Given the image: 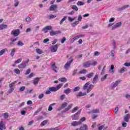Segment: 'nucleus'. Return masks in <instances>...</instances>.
<instances>
[{
  "instance_id": "nucleus-11",
  "label": "nucleus",
  "mask_w": 130,
  "mask_h": 130,
  "mask_svg": "<svg viewBox=\"0 0 130 130\" xmlns=\"http://www.w3.org/2000/svg\"><path fill=\"white\" fill-rule=\"evenodd\" d=\"M122 25V23L121 22H118L115 24L112 27V30H114L115 29H116L117 28H119Z\"/></svg>"
},
{
  "instance_id": "nucleus-8",
  "label": "nucleus",
  "mask_w": 130,
  "mask_h": 130,
  "mask_svg": "<svg viewBox=\"0 0 130 130\" xmlns=\"http://www.w3.org/2000/svg\"><path fill=\"white\" fill-rule=\"evenodd\" d=\"M73 59L67 61V62L65 64V65L64 66V69H66V70H68L69 69V68H70V67L71 66V63H72V62H73Z\"/></svg>"
},
{
  "instance_id": "nucleus-49",
  "label": "nucleus",
  "mask_w": 130,
  "mask_h": 130,
  "mask_svg": "<svg viewBox=\"0 0 130 130\" xmlns=\"http://www.w3.org/2000/svg\"><path fill=\"white\" fill-rule=\"evenodd\" d=\"M78 91H80V87L79 86L75 87L73 89V92H78Z\"/></svg>"
},
{
  "instance_id": "nucleus-27",
  "label": "nucleus",
  "mask_w": 130,
  "mask_h": 130,
  "mask_svg": "<svg viewBox=\"0 0 130 130\" xmlns=\"http://www.w3.org/2000/svg\"><path fill=\"white\" fill-rule=\"evenodd\" d=\"M42 110V108H40L37 109V110L34 113V116H35V115H37L40 111Z\"/></svg>"
},
{
  "instance_id": "nucleus-39",
  "label": "nucleus",
  "mask_w": 130,
  "mask_h": 130,
  "mask_svg": "<svg viewBox=\"0 0 130 130\" xmlns=\"http://www.w3.org/2000/svg\"><path fill=\"white\" fill-rule=\"evenodd\" d=\"M85 120H86V117H83L79 121H78V122L80 123V124H82V122H83V121H85Z\"/></svg>"
},
{
  "instance_id": "nucleus-2",
  "label": "nucleus",
  "mask_w": 130,
  "mask_h": 130,
  "mask_svg": "<svg viewBox=\"0 0 130 130\" xmlns=\"http://www.w3.org/2000/svg\"><path fill=\"white\" fill-rule=\"evenodd\" d=\"M89 85L90 82H87L84 84L83 87V90H87V93H90L92 90H93V88H94V85H93V84H90V85Z\"/></svg>"
},
{
  "instance_id": "nucleus-45",
  "label": "nucleus",
  "mask_w": 130,
  "mask_h": 130,
  "mask_svg": "<svg viewBox=\"0 0 130 130\" xmlns=\"http://www.w3.org/2000/svg\"><path fill=\"white\" fill-rule=\"evenodd\" d=\"M36 50L38 54H42V53H43V52H42V50H40V49H36Z\"/></svg>"
},
{
  "instance_id": "nucleus-56",
  "label": "nucleus",
  "mask_w": 130,
  "mask_h": 130,
  "mask_svg": "<svg viewBox=\"0 0 130 130\" xmlns=\"http://www.w3.org/2000/svg\"><path fill=\"white\" fill-rule=\"evenodd\" d=\"M106 68V66H104L103 68V70H102V72L101 73V75H104V73H105V69Z\"/></svg>"
},
{
  "instance_id": "nucleus-53",
  "label": "nucleus",
  "mask_w": 130,
  "mask_h": 130,
  "mask_svg": "<svg viewBox=\"0 0 130 130\" xmlns=\"http://www.w3.org/2000/svg\"><path fill=\"white\" fill-rule=\"evenodd\" d=\"M4 118H5V119H7V118H9V113H5L4 114Z\"/></svg>"
},
{
  "instance_id": "nucleus-21",
  "label": "nucleus",
  "mask_w": 130,
  "mask_h": 130,
  "mask_svg": "<svg viewBox=\"0 0 130 130\" xmlns=\"http://www.w3.org/2000/svg\"><path fill=\"white\" fill-rule=\"evenodd\" d=\"M59 33V31H54V30H52L50 32V35L51 36H54L55 35H56V34H58Z\"/></svg>"
},
{
  "instance_id": "nucleus-50",
  "label": "nucleus",
  "mask_w": 130,
  "mask_h": 130,
  "mask_svg": "<svg viewBox=\"0 0 130 130\" xmlns=\"http://www.w3.org/2000/svg\"><path fill=\"white\" fill-rule=\"evenodd\" d=\"M15 84H17V81H14V82H13L10 83V84L9 85V87H12V88H13V87H14V86H15Z\"/></svg>"
},
{
  "instance_id": "nucleus-12",
  "label": "nucleus",
  "mask_w": 130,
  "mask_h": 130,
  "mask_svg": "<svg viewBox=\"0 0 130 130\" xmlns=\"http://www.w3.org/2000/svg\"><path fill=\"white\" fill-rule=\"evenodd\" d=\"M51 66L53 71H54L55 73H57V67L55 66V63L54 62H52Z\"/></svg>"
},
{
  "instance_id": "nucleus-40",
  "label": "nucleus",
  "mask_w": 130,
  "mask_h": 130,
  "mask_svg": "<svg viewBox=\"0 0 130 130\" xmlns=\"http://www.w3.org/2000/svg\"><path fill=\"white\" fill-rule=\"evenodd\" d=\"M100 111L99 110V109H96L92 110L91 112L92 113H99Z\"/></svg>"
},
{
  "instance_id": "nucleus-54",
  "label": "nucleus",
  "mask_w": 130,
  "mask_h": 130,
  "mask_svg": "<svg viewBox=\"0 0 130 130\" xmlns=\"http://www.w3.org/2000/svg\"><path fill=\"white\" fill-rule=\"evenodd\" d=\"M15 4L14 5V7H18L19 6V4L20 3L18 0H14Z\"/></svg>"
},
{
  "instance_id": "nucleus-14",
  "label": "nucleus",
  "mask_w": 130,
  "mask_h": 130,
  "mask_svg": "<svg viewBox=\"0 0 130 130\" xmlns=\"http://www.w3.org/2000/svg\"><path fill=\"white\" fill-rule=\"evenodd\" d=\"M71 126H78V125H81V123L79 121H73L71 123Z\"/></svg>"
},
{
  "instance_id": "nucleus-20",
  "label": "nucleus",
  "mask_w": 130,
  "mask_h": 130,
  "mask_svg": "<svg viewBox=\"0 0 130 130\" xmlns=\"http://www.w3.org/2000/svg\"><path fill=\"white\" fill-rule=\"evenodd\" d=\"M129 117L130 115L128 114H126L124 117V120L126 122H128V121L129 120Z\"/></svg>"
},
{
  "instance_id": "nucleus-24",
  "label": "nucleus",
  "mask_w": 130,
  "mask_h": 130,
  "mask_svg": "<svg viewBox=\"0 0 130 130\" xmlns=\"http://www.w3.org/2000/svg\"><path fill=\"white\" fill-rule=\"evenodd\" d=\"M79 130H88V125L87 124H83L82 126H81Z\"/></svg>"
},
{
  "instance_id": "nucleus-30",
  "label": "nucleus",
  "mask_w": 130,
  "mask_h": 130,
  "mask_svg": "<svg viewBox=\"0 0 130 130\" xmlns=\"http://www.w3.org/2000/svg\"><path fill=\"white\" fill-rule=\"evenodd\" d=\"M54 105H55V103H53V104L50 105L49 106V108L48 109V111H51L53 109L52 106H54Z\"/></svg>"
},
{
  "instance_id": "nucleus-28",
  "label": "nucleus",
  "mask_w": 130,
  "mask_h": 130,
  "mask_svg": "<svg viewBox=\"0 0 130 130\" xmlns=\"http://www.w3.org/2000/svg\"><path fill=\"white\" fill-rule=\"evenodd\" d=\"M8 48H5L3 50H2L0 51V56H2V55H3V54H4V53H5L6 52V51H8Z\"/></svg>"
},
{
  "instance_id": "nucleus-34",
  "label": "nucleus",
  "mask_w": 130,
  "mask_h": 130,
  "mask_svg": "<svg viewBox=\"0 0 130 130\" xmlns=\"http://www.w3.org/2000/svg\"><path fill=\"white\" fill-rule=\"evenodd\" d=\"M72 10H74V11H76V12H78V11H79V8H78V7H77V6L76 5H73L72 6Z\"/></svg>"
},
{
  "instance_id": "nucleus-35",
  "label": "nucleus",
  "mask_w": 130,
  "mask_h": 130,
  "mask_svg": "<svg viewBox=\"0 0 130 130\" xmlns=\"http://www.w3.org/2000/svg\"><path fill=\"white\" fill-rule=\"evenodd\" d=\"M108 75L106 74L104 76H103L101 79V81L102 82H103L104 81H105V80H106V79H107V77H108Z\"/></svg>"
},
{
  "instance_id": "nucleus-51",
  "label": "nucleus",
  "mask_w": 130,
  "mask_h": 130,
  "mask_svg": "<svg viewBox=\"0 0 130 130\" xmlns=\"http://www.w3.org/2000/svg\"><path fill=\"white\" fill-rule=\"evenodd\" d=\"M84 5H85V3H84V2L81 1H78L77 2V6H84Z\"/></svg>"
},
{
  "instance_id": "nucleus-43",
  "label": "nucleus",
  "mask_w": 130,
  "mask_h": 130,
  "mask_svg": "<svg viewBox=\"0 0 130 130\" xmlns=\"http://www.w3.org/2000/svg\"><path fill=\"white\" fill-rule=\"evenodd\" d=\"M14 91V88L12 86H9V90L8 91L9 94H11Z\"/></svg>"
},
{
  "instance_id": "nucleus-6",
  "label": "nucleus",
  "mask_w": 130,
  "mask_h": 130,
  "mask_svg": "<svg viewBox=\"0 0 130 130\" xmlns=\"http://www.w3.org/2000/svg\"><path fill=\"white\" fill-rule=\"evenodd\" d=\"M68 106V103L64 102L62 103L61 105V106L57 109V111H59L60 110H62V109H63V108H66Z\"/></svg>"
},
{
  "instance_id": "nucleus-52",
  "label": "nucleus",
  "mask_w": 130,
  "mask_h": 130,
  "mask_svg": "<svg viewBox=\"0 0 130 130\" xmlns=\"http://www.w3.org/2000/svg\"><path fill=\"white\" fill-rule=\"evenodd\" d=\"M78 109V107H76L75 108H73V109L72 111V113H75V112H76V111H77Z\"/></svg>"
},
{
  "instance_id": "nucleus-31",
  "label": "nucleus",
  "mask_w": 130,
  "mask_h": 130,
  "mask_svg": "<svg viewBox=\"0 0 130 130\" xmlns=\"http://www.w3.org/2000/svg\"><path fill=\"white\" fill-rule=\"evenodd\" d=\"M15 52H16V48L12 49V50H11V54H10V55L12 56V57H14Z\"/></svg>"
},
{
  "instance_id": "nucleus-60",
  "label": "nucleus",
  "mask_w": 130,
  "mask_h": 130,
  "mask_svg": "<svg viewBox=\"0 0 130 130\" xmlns=\"http://www.w3.org/2000/svg\"><path fill=\"white\" fill-rule=\"evenodd\" d=\"M21 61H22V59L19 58V59H17V60L14 62V63H15V64L20 63V62H21Z\"/></svg>"
},
{
  "instance_id": "nucleus-42",
  "label": "nucleus",
  "mask_w": 130,
  "mask_h": 130,
  "mask_svg": "<svg viewBox=\"0 0 130 130\" xmlns=\"http://www.w3.org/2000/svg\"><path fill=\"white\" fill-rule=\"evenodd\" d=\"M14 73L16 74V75H20V70L18 69H16L14 70Z\"/></svg>"
},
{
  "instance_id": "nucleus-26",
  "label": "nucleus",
  "mask_w": 130,
  "mask_h": 130,
  "mask_svg": "<svg viewBox=\"0 0 130 130\" xmlns=\"http://www.w3.org/2000/svg\"><path fill=\"white\" fill-rule=\"evenodd\" d=\"M6 28H8V25H6V24L0 25V30H4V29H6Z\"/></svg>"
},
{
  "instance_id": "nucleus-44",
  "label": "nucleus",
  "mask_w": 130,
  "mask_h": 130,
  "mask_svg": "<svg viewBox=\"0 0 130 130\" xmlns=\"http://www.w3.org/2000/svg\"><path fill=\"white\" fill-rule=\"evenodd\" d=\"M17 45L18 46H23L24 45V43L21 41H18L17 43Z\"/></svg>"
},
{
  "instance_id": "nucleus-32",
  "label": "nucleus",
  "mask_w": 130,
  "mask_h": 130,
  "mask_svg": "<svg viewBox=\"0 0 130 130\" xmlns=\"http://www.w3.org/2000/svg\"><path fill=\"white\" fill-rule=\"evenodd\" d=\"M39 82V78H36L34 80L33 84H34V85H37V84H38Z\"/></svg>"
},
{
  "instance_id": "nucleus-29",
  "label": "nucleus",
  "mask_w": 130,
  "mask_h": 130,
  "mask_svg": "<svg viewBox=\"0 0 130 130\" xmlns=\"http://www.w3.org/2000/svg\"><path fill=\"white\" fill-rule=\"evenodd\" d=\"M93 76H94V73H90L89 74H87L86 77L88 78V79H91V78H93Z\"/></svg>"
},
{
  "instance_id": "nucleus-19",
  "label": "nucleus",
  "mask_w": 130,
  "mask_h": 130,
  "mask_svg": "<svg viewBox=\"0 0 130 130\" xmlns=\"http://www.w3.org/2000/svg\"><path fill=\"white\" fill-rule=\"evenodd\" d=\"M97 82H98V75H96L94 77V78L92 80V84H96V83H97Z\"/></svg>"
},
{
  "instance_id": "nucleus-47",
  "label": "nucleus",
  "mask_w": 130,
  "mask_h": 130,
  "mask_svg": "<svg viewBox=\"0 0 130 130\" xmlns=\"http://www.w3.org/2000/svg\"><path fill=\"white\" fill-rule=\"evenodd\" d=\"M59 81L62 82H67V78L63 77V78H61L59 79Z\"/></svg>"
},
{
  "instance_id": "nucleus-4",
  "label": "nucleus",
  "mask_w": 130,
  "mask_h": 130,
  "mask_svg": "<svg viewBox=\"0 0 130 130\" xmlns=\"http://www.w3.org/2000/svg\"><path fill=\"white\" fill-rule=\"evenodd\" d=\"M57 48H58V45L56 44L55 45L52 46L50 47V50L51 52H55L56 50H57Z\"/></svg>"
},
{
  "instance_id": "nucleus-15",
  "label": "nucleus",
  "mask_w": 130,
  "mask_h": 130,
  "mask_svg": "<svg viewBox=\"0 0 130 130\" xmlns=\"http://www.w3.org/2000/svg\"><path fill=\"white\" fill-rule=\"evenodd\" d=\"M86 95L87 92H82V91H80L76 94V96L77 97H83V96H86Z\"/></svg>"
},
{
  "instance_id": "nucleus-57",
  "label": "nucleus",
  "mask_w": 130,
  "mask_h": 130,
  "mask_svg": "<svg viewBox=\"0 0 130 130\" xmlns=\"http://www.w3.org/2000/svg\"><path fill=\"white\" fill-rule=\"evenodd\" d=\"M34 76H35V74L34 73H31L29 75H28L27 78L30 79V78H32V77H34Z\"/></svg>"
},
{
  "instance_id": "nucleus-55",
  "label": "nucleus",
  "mask_w": 130,
  "mask_h": 130,
  "mask_svg": "<svg viewBox=\"0 0 130 130\" xmlns=\"http://www.w3.org/2000/svg\"><path fill=\"white\" fill-rule=\"evenodd\" d=\"M77 20L78 22H81V21H82V15L80 14L78 15Z\"/></svg>"
},
{
  "instance_id": "nucleus-1",
  "label": "nucleus",
  "mask_w": 130,
  "mask_h": 130,
  "mask_svg": "<svg viewBox=\"0 0 130 130\" xmlns=\"http://www.w3.org/2000/svg\"><path fill=\"white\" fill-rule=\"evenodd\" d=\"M61 87H62V84H59L56 87H49L48 90L46 91L45 93L46 95H48V94H50L51 92H56V91H58Z\"/></svg>"
},
{
  "instance_id": "nucleus-36",
  "label": "nucleus",
  "mask_w": 130,
  "mask_h": 130,
  "mask_svg": "<svg viewBox=\"0 0 130 130\" xmlns=\"http://www.w3.org/2000/svg\"><path fill=\"white\" fill-rule=\"evenodd\" d=\"M48 122V120H45L41 123V126H44Z\"/></svg>"
},
{
  "instance_id": "nucleus-5",
  "label": "nucleus",
  "mask_w": 130,
  "mask_h": 130,
  "mask_svg": "<svg viewBox=\"0 0 130 130\" xmlns=\"http://www.w3.org/2000/svg\"><path fill=\"white\" fill-rule=\"evenodd\" d=\"M74 106L73 104H71L68 105V107L66 108L62 111V113H65V112H68L69 110H70V109H72V108Z\"/></svg>"
},
{
  "instance_id": "nucleus-9",
  "label": "nucleus",
  "mask_w": 130,
  "mask_h": 130,
  "mask_svg": "<svg viewBox=\"0 0 130 130\" xmlns=\"http://www.w3.org/2000/svg\"><path fill=\"white\" fill-rule=\"evenodd\" d=\"M12 35H14V36H19V34H20V30L19 29H15V30H12L11 32Z\"/></svg>"
},
{
  "instance_id": "nucleus-41",
  "label": "nucleus",
  "mask_w": 130,
  "mask_h": 130,
  "mask_svg": "<svg viewBox=\"0 0 130 130\" xmlns=\"http://www.w3.org/2000/svg\"><path fill=\"white\" fill-rule=\"evenodd\" d=\"M48 19H54V18H56V16L54 15H50L47 16Z\"/></svg>"
},
{
  "instance_id": "nucleus-63",
  "label": "nucleus",
  "mask_w": 130,
  "mask_h": 130,
  "mask_svg": "<svg viewBox=\"0 0 130 130\" xmlns=\"http://www.w3.org/2000/svg\"><path fill=\"white\" fill-rule=\"evenodd\" d=\"M31 73V70L30 69H27L25 73V75H29Z\"/></svg>"
},
{
  "instance_id": "nucleus-10",
  "label": "nucleus",
  "mask_w": 130,
  "mask_h": 130,
  "mask_svg": "<svg viewBox=\"0 0 130 130\" xmlns=\"http://www.w3.org/2000/svg\"><path fill=\"white\" fill-rule=\"evenodd\" d=\"M49 30H52V26H47L43 29L44 33H47Z\"/></svg>"
},
{
  "instance_id": "nucleus-16",
  "label": "nucleus",
  "mask_w": 130,
  "mask_h": 130,
  "mask_svg": "<svg viewBox=\"0 0 130 130\" xmlns=\"http://www.w3.org/2000/svg\"><path fill=\"white\" fill-rule=\"evenodd\" d=\"M0 129H6V124L3 121H1L0 122Z\"/></svg>"
},
{
  "instance_id": "nucleus-38",
  "label": "nucleus",
  "mask_w": 130,
  "mask_h": 130,
  "mask_svg": "<svg viewBox=\"0 0 130 130\" xmlns=\"http://www.w3.org/2000/svg\"><path fill=\"white\" fill-rule=\"evenodd\" d=\"M67 20V16H64L60 21V25H62V23Z\"/></svg>"
},
{
  "instance_id": "nucleus-25",
  "label": "nucleus",
  "mask_w": 130,
  "mask_h": 130,
  "mask_svg": "<svg viewBox=\"0 0 130 130\" xmlns=\"http://www.w3.org/2000/svg\"><path fill=\"white\" fill-rule=\"evenodd\" d=\"M129 7V5H124L123 7L118 8L119 11H123V10H125V9H127V8Z\"/></svg>"
},
{
  "instance_id": "nucleus-22",
  "label": "nucleus",
  "mask_w": 130,
  "mask_h": 130,
  "mask_svg": "<svg viewBox=\"0 0 130 130\" xmlns=\"http://www.w3.org/2000/svg\"><path fill=\"white\" fill-rule=\"evenodd\" d=\"M109 72L111 74H113L114 72H115V69L114 68V65H111V68L109 70Z\"/></svg>"
},
{
  "instance_id": "nucleus-3",
  "label": "nucleus",
  "mask_w": 130,
  "mask_h": 130,
  "mask_svg": "<svg viewBox=\"0 0 130 130\" xmlns=\"http://www.w3.org/2000/svg\"><path fill=\"white\" fill-rule=\"evenodd\" d=\"M121 79H118L116 81L112 82L110 86V89H111V90H114V89L121 83Z\"/></svg>"
},
{
  "instance_id": "nucleus-62",
  "label": "nucleus",
  "mask_w": 130,
  "mask_h": 130,
  "mask_svg": "<svg viewBox=\"0 0 130 130\" xmlns=\"http://www.w3.org/2000/svg\"><path fill=\"white\" fill-rule=\"evenodd\" d=\"M25 20L27 23H29L30 21H31V18H30V17H26Z\"/></svg>"
},
{
  "instance_id": "nucleus-59",
  "label": "nucleus",
  "mask_w": 130,
  "mask_h": 130,
  "mask_svg": "<svg viewBox=\"0 0 130 130\" xmlns=\"http://www.w3.org/2000/svg\"><path fill=\"white\" fill-rule=\"evenodd\" d=\"M114 54H115V51L114 50H112L111 51V56H112L113 57H114Z\"/></svg>"
},
{
  "instance_id": "nucleus-64",
  "label": "nucleus",
  "mask_w": 130,
  "mask_h": 130,
  "mask_svg": "<svg viewBox=\"0 0 130 130\" xmlns=\"http://www.w3.org/2000/svg\"><path fill=\"white\" fill-rule=\"evenodd\" d=\"M124 66H125V67H130V62H125L124 63Z\"/></svg>"
},
{
  "instance_id": "nucleus-18",
  "label": "nucleus",
  "mask_w": 130,
  "mask_h": 130,
  "mask_svg": "<svg viewBox=\"0 0 130 130\" xmlns=\"http://www.w3.org/2000/svg\"><path fill=\"white\" fill-rule=\"evenodd\" d=\"M91 66L90 61H86L84 62L83 64L84 68H89Z\"/></svg>"
},
{
  "instance_id": "nucleus-23",
  "label": "nucleus",
  "mask_w": 130,
  "mask_h": 130,
  "mask_svg": "<svg viewBox=\"0 0 130 130\" xmlns=\"http://www.w3.org/2000/svg\"><path fill=\"white\" fill-rule=\"evenodd\" d=\"M71 92H72V90L70 88H68L64 90V91H63L64 94H66L67 95H69V94H70V93H71Z\"/></svg>"
},
{
  "instance_id": "nucleus-7",
  "label": "nucleus",
  "mask_w": 130,
  "mask_h": 130,
  "mask_svg": "<svg viewBox=\"0 0 130 130\" xmlns=\"http://www.w3.org/2000/svg\"><path fill=\"white\" fill-rule=\"evenodd\" d=\"M29 62V60H28L26 61H25L24 63H22L20 64L18 66V68L19 69H25L26 67H27L26 63H28Z\"/></svg>"
},
{
  "instance_id": "nucleus-48",
  "label": "nucleus",
  "mask_w": 130,
  "mask_h": 130,
  "mask_svg": "<svg viewBox=\"0 0 130 130\" xmlns=\"http://www.w3.org/2000/svg\"><path fill=\"white\" fill-rule=\"evenodd\" d=\"M36 118L37 119V120H41L44 119L43 116H38L36 117Z\"/></svg>"
},
{
  "instance_id": "nucleus-17",
  "label": "nucleus",
  "mask_w": 130,
  "mask_h": 130,
  "mask_svg": "<svg viewBox=\"0 0 130 130\" xmlns=\"http://www.w3.org/2000/svg\"><path fill=\"white\" fill-rule=\"evenodd\" d=\"M57 9V5H51L50 7V11H55Z\"/></svg>"
},
{
  "instance_id": "nucleus-37",
  "label": "nucleus",
  "mask_w": 130,
  "mask_h": 130,
  "mask_svg": "<svg viewBox=\"0 0 130 130\" xmlns=\"http://www.w3.org/2000/svg\"><path fill=\"white\" fill-rule=\"evenodd\" d=\"M84 37L83 35H79L78 36L75 37L73 38L74 39V40H77L79 39V38H81V37Z\"/></svg>"
},
{
  "instance_id": "nucleus-61",
  "label": "nucleus",
  "mask_w": 130,
  "mask_h": 130,
  "mask_svg": "<svg viewBox=\"0 0 130 130\" xmlns=\"http://www.w3.org/2000/svg\"><path fill=\"white\" fill-rule=\"evenodd\" d=\"M124 97L126 98V99H127V100H130V95L128 94H126L124 95Z\"/></svg>"
},
{
  "instance_id": "nucleus-46",
  "label": "nucleus",
  "mask_w": 130,
  "mask_h": 130,
  "mask_svg": "<svg viewBox=\"0 0 130 130\" xmlns=\"http://www.w3.org/2000/svg\"><path fill=\"white\" fill-rule=\"evenodd\" d=\"M86 73H87V70H83L79 71V75H82V74H86Z\"/></svg>"
},
{
  "instance_id": "nucleus-33",
  "label": "nucleus",
  "mask_w": 130,
  "mask_h": 130,
  "mask_svg": "<svg viewBox=\"0 0 130 130\" xmlns=\"http://www.w3.org/2000/svg\"><path fill=\"white\" fill-rule=\"evenodd\" d=\"M89 61H90V66H96L97 64V63H98L97 61H91V60H89Z\"/></svg>"
},
{
  "instance_id": "nucleus-13",
  "label": "nucleus",
  "mask_w": 130,
  "mask_h": 130,
  "mask_svg": "<svg viewBox=\"0 0 130 130\" xmlns=\"http://www.w3.org/2000/svg\"><path fill=\"white\" fill-rule=\"evenodd\" d=\"M81 113V111H78L77 113H76L73 116H72V120H78L79 118L78 117H76V115H78V114H80Z\"/></svg>"
},
{
  "instance_id": "nucleus-58",
  "label": "nucleus",
  "mask_w": 130,
  "mask_h": 130,
  "mask_svg": "<svg viewBox=\"0 0 130 130\" xmlns=\"http://www.w3.org/2000/svg\"><path fill=\"white\" fill-rule=\"evenodd\" d=\"M64 98H66V94H62L60 96V99L61 100H64Z\"/></svg>"
}]
</instances>
